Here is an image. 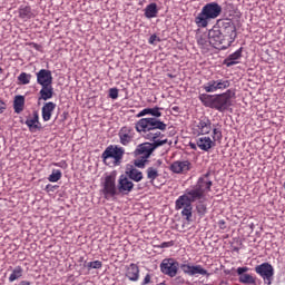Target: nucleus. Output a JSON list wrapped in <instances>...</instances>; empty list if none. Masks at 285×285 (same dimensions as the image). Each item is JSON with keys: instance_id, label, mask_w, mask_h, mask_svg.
Wrapping results in <instances>:
<instances>
[{"instance_id": "f257e3e1", "label": "nucleus", "mask_w": 285, "mask_h": 285, "mask_svg": "<svg viewBox=\"0 0 285 285\" xmlns=\"http://www.w3.org/2000/svg\"><path fill=\"white\" fill-rule=\"evenodd\" d=\"M167 125L157 119V118H142L136 122L137 132H144L146 139L153 142H144L137 146L135 150L136 157L135 166L137 168H144L146 166V161H148V157L159 148V146H164L168 144V139H164V135L161 131L157 130H166Z\"/></svg>"}, {"instance_id": "f03ea898", "label": "nucleus", "mask_w": 285, "mask_h": 285, "mask_svg": "<svg viewBox=\"0 0 285 285\" xmlns=\"http://www.w3.org/2000/svg\"><path fill=\"white\" fill-rule=\"evenodd\" d=\"M233 97H235V92L228 89L216 96L203 94L199 96V101L206 108H213L214 110H218V112H226L233 106Z\"/></svg>"}, {"instance_id": "7ed1b4c3", "label": "nucleus", "mask_w": 285, "mask_h": 285, "mask_svg": "<svg viewBox=\"0 0 285 285\" xmlns=\"http://www.w3.org/2000/svg\"><path fill=\"white\" fill-rule=\"evenodd\" d=\"M193 135L197 137L202 135H210L213 132L212 138L214 141H222L224 135L222 134V125L216 124L213 125L210 118L203 116L198 120H196L193 125Z\"/></svg>"}, {"instance_id": "20e7f679", "label": "nucleus", "mask_w": 285, "mask_h": 285, "mask_svg": "<svg viewBox=\"0 0 285 285\" xmlns=\"http://www.w3.org/2000/svg\"><path fill=\"white\" fill-rule=\"evenodd\" d=\"M219 14H222V6L217 2H209L202 8L195 18V23L197 28H208L210 20L217 19Z\"/></svg>"}, {"instance_id": "39448f33", "label": "nucleus", "mask_w": 285, "mask_h": 285, "mask_svg": "<svg viewBox=\"0 0 285 285\" xmlns=\"http://www.w3.org/2000/svg\"><path fill=\"white\" fill-rule=\"evenodd\" d=\"M199 202L197 197L193 196L189 189H186L185 194L180 195L175 202V210H181V217L186 222H193V204Z\"/></svg>"}, {"instance_id": "423d86ee", "label": "nucleus", "mask_w": 285, "mask_h": 285, "mask_svg": "<svg viewBox=\"0 0 285 285\" xmlns=\"http://www.w3.org/2000/svg\"><path fill=\"white\" fill-rule=\"evenodd\" d=\"M126 149L119 145H109L102 153L101 159L106 166H121Z\"/></svg>"}, {"instance_id": "0eeeda50", "label": "nucleus", "mask_w": 285, "mask_h": 285, "mask_svg": "<svg viewBox=\"0 0 285 285\" xmlns=\"http://www.w3.org/2000/svg\"><path fill=\"white\" fill-rule=\"evenodd\" d=\"M213 180H210V173H206L200 176L196 185L189 189L193 197H196L198 202L206 197V194L210 193L213 189Z\"/></svg>"}, {"instance_id": "6e6552de", "label": "nucleus", "mask_w": 285, "mask_h": 285, "mask_svg": "<svg viewBox=\"0 0 285 285\" xmlns=\"http://www.w3.org/2000/svg\"><path fill=\"white\" fill-rule=\"evenodd\" d=\"M227 88H230V80L219 77L208 80L203 85V90H205V92L224 91L227 90Z\"/></svg>"}, {"instance_id": "1a4fd4ad", "label": "nucleus", "mask_w": 285, "mask_h": 285, "mask_svg": "<svg viewBox=\"0 0 285 285\" xmlns=\"http://www.w3.org/2000/svg\"><path fill=\"white\" fill-rule=\"evenodd\" d=\"M255 273L262 277L264 284L271 285L273 284V279L275 277V268L271 263H263L255 267Z\"/></svg>"}, {"instance_id": "9d476101", "label": "nucleus", "mask_w": 285, "mask_h": 285, "mask_svg": "<svg viewBox=\"0 0 285 285\" xmlns=\"http://www.w3.org/2000/svg\"><path fill=\"white\" fill-rule=\"evenodd\" d=\"M224 37L225 36L222 32V28L214 26L208 32L209 46L224 50V48H226V45H224V41H226V39Z\"/></svg>"}, {"instance_id": "9b49d317", "label": "nucleus", "mask_w": 285, "mask_h": 285, "mask_svg": "<svg viewBox=\"0 0 285 285\" xmlns=\"http://www.w3.org/2000/svg\"><path fill=\"white\" fill-rule=\"evenodd\" d=\"M160 272L163 275H167V277H177L179 262L175 261V258H164L160 263Z\"/></svg>"}, {"instance_id": "f8f14e48", "label": "nucleus", "mask_w": 285, "mask_h": 285, "mask_svg": "<svg viewBox=\"0 0 285 285\" xmlns=\"http://www.w3.org/2000/svg\"><path fill=\"white\" fill-rule=\"evenodd\" d=\"M102 195H105V199H110V197H116L119 195V187L116 183V178L112 175L105 177Z\"/></svg>"}, {"instance_id": "ddd939ff", "label": "nucleus", "mask_w": 285, "mask_h": 285, "mask_svg": "<svg viewBox=\"0 0 285 285\" xmlns=\"http://www.w3.org/2000/svg\"><path fill=\"white\" fill-rule=\"evenodd\" d=\"M135 128L131 126H122L118 131L119 144L121 146H128L135 141Z\"/></svg>"}, {"instance_id": "4468645a", "label": "nucleus", "mask_w": 285, "mask_h": 285, "mask_svg": "<svg viewBox=\"0 0 285 285\" xmlns=\"http://www.w3.org/2000/svg\"><path fill=\"white\" fill-rule=\"evenodd\" d=\"M191 168H193L191 161L176 160L170 165L169 170H171V173H175V175H186V173H189Z\"/></svg>"}, {"instance_id": "2eb2a0df", "label": "nucleus", "mask_w": 285, "mask_h": 285, "mask_svg": "<svg viewBox=\"0 0 285 285\" xmlns=\"http://www.w3.org/2000/svg\"><path fill=\"white\" fill-rule=\"evenodd\" d=\"M135 188V184L127 175H120L118 179V195H130L132 189Z\"/></svg>"}, {"instance_id": "dca6fc26", "label": "nucleus", "mask_w": 285, "mask_h": 285, "mask_svg": "<svg viewBox=\"0 0 285 285\" xmlns=\"http://www.w3.org/2000/svg\"><path fill=\"white\" fill-rule=\"evenodd\" d=\"M180 269L185 275H189L190 277L195 275H208V272L202 267V265H180Z\"/></svg>"}, {"instance_id": "f3484780", "label": "nucleus", "mask_w": 285, "mask_h": 285, "mask_svg": "<svg viewBox=\"0 0 285 285\" xmlns=\"http://www.w3.org/2000/svg\"><path fill=\"white\" fill-rule=\"evenodd\" d=\"M37 83L39 86H52V71L48 69H40L37 73Z\"/></svg>"}, {"instance_id": "a211bd4d", "label": "nucleus", "mask_w": 285, "mask_h": 285, "mask_svg": "<svg viewBox=\"0 0 285 285\" xmlns=\"http://www.w3.org/2000/svg\"><path fill=\"white\" fill-rule=\"evenodd\" d=\"M24 124L29 128L30 132H37V130H41V122L39 121V112L33 111L32 116H29L26 119Z\"/></svg>"}, {"instance_id": "6ab92c4d", "label": "nucleus", "mask_w": 285, "mask_h": 285, "mask_svg": "<svg viewBox=\"0 0 285 285\" xmlns=\"http://www.w3.org/2000/svg\"><path fill=\"white\" fill-rule=\"evenodd\" d=\"M215 139L205 136L197 139L196 145L200 150H204L205 153H208L210 148H215Z\"/></svg>"}, {"instance_id": "aec40b11", "label": "nucleus", "mask_w": 285, "mask_h": 285, "mask_svg": "<svg viewBox=\"0 0 285 285\" xmlns=\"http://www.w3.org/2000/svg\"><path fill=\"white\" fill-rule=\"evenodd\" d=\"M56 108H57V104L52 101L46 102L42 106L41 115H42L43 121H50V119H52V112H55Z\"/></svg>"}, {"instance_id": "412c9836", "label": "nucleus", "mask_w": 285, "mask_h": 285, "mask_svg": "<svg viewBox=\"0 0 285 285\" xmlns=\"http://www.w3.org/2000/svg\"><path fill=\"white\" fill-rule=\"evenodd\" d=\"M55 96V88L52 87V85H46L42 86L40 91H39V101H48L49 99H52V97Z\"/></svg>"}, {"instance_id": "4be33fe9", "label": "nucleus", "mask_w": 285, "mask_h": 285, "mask_svg": "<svg viewBox=\"0 0 285 285\" xmlns=\"http://www.w3.org/2000/svg\"><path fill=\"white\" fill-rule=\"evenodd\" d=\"M242 52L243 49L239 48L236 50L234 53H230L225 60H224V66H227V68H230L233 66H237L239 63V59H242Z\"/></svg>"}, {"instance_id": "5701e85b", "label": "nucleus", "mask_w": 285, "mask_h": 285, "mask_svg": "<svg viewBox=\"0 0 285 285\" xmlns=\"http://www.w3.org/2000/svg\"><path fill=\"white\" fill-rule=\"evenodd\" d=\"M126 277L130 282H138L139 281V266L135 263H131L126 269Z\"/></svg>"}, {"instance_id": "b1692460", "label": "nucleus", "mask_w": 285, "mask_h": 285, "mask_svg": "<svg viewBox=\"0 0 285 285\" xmlns=\"http://www.w3.org/2000/svg\"><path fill=\"white\" fill-rule=\"evenodd\" d=\"M126 176L128 177L129 180L131 179V181H136V183H139L141 181V179H144V173H141L137 168H131L126 170Z\"/></svg>"}, {"instance_id": "393cba45", "label": "nucleus", "mask_w": 285, "mask_h": 285, "mask_svg": "<svg viewBox=\"0 0 285 285\" xmlns=\"http://www.w3.org/2000/svg\"><path fill=\"white\" fill-rule=\"evenodd\" d=\"M157 14H159V9H157V3H155V2L149 3L145 8V17H146V19H155L157 17Z\"/></svg>"}, {"instance_id": "a878e982", "label": "nucleus", "mask_w": 285, "mask_h": 285, "mask_svg": "<svg viewBox=\"0 0 285 285\" xmlns=\"http://www.w3.org/2000/svg\"><path fill=\"white\" fill-rule=\"evenodd\" d=\"M147 179L151 186H155V179L159 177V168L151 166L146 169Z\"/></svg>"}, {"instance_id": "bb28decb", "label": "nucleus", "mask_w": 285, "mask_h": 285, "mask_svg": "<svg viewBox=\"0 0 285 285\" xmlns=\"http://www.w3.org/2000/svg\"><path fill=\"white\" fill-rule=\"evenodd\" d=\"M19 17H20V19H23L24 21H28V19L35 18L32 8H30L29 6H21L19 8Z\"/></svg>"}, {"instance_id": "cd10ccee", "label": "nucleus", "mask_w": 285, "mask_h": 285, "mask_svg": "<svg viewBox=\"0 0 285 285\" xmlns=\"http://www.w3.org/2000/svg\"><path fill=\"white\" fill-rule=\"evenodd\" d=\"M26 106V97L23 96H16L13 100V110L19 115L20 112H23V107Z\"/></svg>"}, {"instance_id": "c85d7f7f", "label": "nucleus", "mask_w": 285, "mask_h": 285, "mask_svg": "<svg viewBox=\"0 0 285 285\" xmlns=\"http://www.w3.org/2000/svg\"><path fill=\"white\" fill-rule=\"evenodd\" d=\"M21 277H23V267L16 266L9 276V282H17V279H21Z\"/></svg>"}, {"instance_id": "c756f323", "label": "nucleus", "mask_w": 285, "mask_h": 285, "mask_svg": "<svg viewBox=\"0 0 285 285\" xmlns=\"http://www.w3.org/2000/svg\"><path fill=\"white\" fill-rule=\"evenodd\" d=\"M240 284L257 285V281L250 274H244L238 277Z\"/></svg>"}, {"instance_id": "7c9ffc66", "label": "nucleus", "mask_w": 285, "mask_h": 285, "mask_svg": "<svg viewBox=\"0 0 285 285\" xmlns=\"http://www.w3.org/2000/svg\"><path fill=\"white\" fill-rule=\"evenodd\" d=\"M223 28L226 30L227 35H229V37H236L237 35V29L235 28V24L232 21L225 22L223 23Z\"/></svg>"}, {"instance_id": "2f4dec72", "label": "nucleus", "mask_w": 285, "mask_h": 285, "mask_svg": "<svg viewBox=\"0 0 285 285\" xmlns=\"http://www.w3.org/2000/svg\"><path fill=\"white\" fill-rule=\"evenodd\" d=\"M61 177H62L61 170L53 169L51 175L48 177V181H50L51 184H57V181H59Z\"/></svg>"}, {"instance_id": "473e14b6", "label": "nucleus", "mask_w": 285, "mask_h": 285, "mask_svg": "<svg viewBox=\"0 0 285 285\" xmlns=\"http://www.w3.org/2000/svg\"><path fill=\"white\" fill-rule=\"evenodd\" d=\"M30 79H32V75L27 73V72H21L18 76V81L22 85V86H28V83H30Z\"/></svg>"}, {"instance_id": "72a5a7b5", "label": "nucleus", "mask_w": 285, "mask_h": 285, "mask_svg": "<svg viewBox=\"0 0 285 285\" xmlns=\"http://www.w3.org/2000/svg\"><path fill=\"white\" fill-rule=\"evenodd\" d=\"M101 266H104V263H101V261H94V262L85 263V267L88 268V271H92V268L99 269V268H101Z\"/></svg>"}, {"instance_id": "f704fd0d", "label": "nucleus", "mask_w": 285, "mask_h": 285, "mask_svg": "<svg viewBox=\"0 0 285 285\" xmlns=\"http://www.w3.org/2000/svg\"><path fill=\"white\" fill-rule=\"evenodd\" d=\"M196 210H197L199 217H204L206 215V213H208V208L206 207V205L204 203H198L196 206Z\"/></svg>"}, {"instance_id": "c9c22d12", "label": "nucleus", "mask_w": 285, "mask_h": 285, "mask_svg": "<svg viewBox=\"0 0 285 285\" xmlns=\"http://www.w3.org/2000/svg\"><path fill=\"white\" fill-rule=\"evenodd\" d=\"M109 97H110V99H118L119 98V89H117V88L109 89Z\"/></svg>"}, {"instance_id": "e433bc0d", "label": "nucleus", "mask_w": 285, "mask_h": 285, "mask_svg": "<svg viewBox=\"0 0 285 285\" xmlns=\"http://www.w3.org/2000/svg\"><path fill=\"white\" fill-rule=\"evenodd\" d=\"M171 246H175L174 240L164 242L160 245H157L156 248H171Z\"/></svg>"}, {"instance_id": "4c0bfd02", "label": "nucleus", "mask_w": 285, "mask_h": 285, "mask_svg": "<svg viewBox=\"0 0 285 285\" xmlns=\"http://www.w3.org/2000/svg\"><path fill=\"white\" fill-rule=\"evenodd\" d=\"M159 107L149 108V115L153 117H161V111H159Z\"/></svg>"}, {"instance_id": "58836bf2", "label": "nucleus", "mask_w": 285, "mask_h": 285, "mask_svg": "<svg viewBox=\"0 0 285 285\" xmlns=\"http://www.w3.org/2000/svg\"><path fill=\"white\" fill-rule=\"evenodd\" d=\"M209 42V39L206 37V36H202L199 39H198V45L199 46H208Z\"/></svg>"}, {"instance_id": "ea45409f", "label": "nucleus", "mask_w": 285, "mask_h": 285, "mask_svg": "<svg viewBox=\"0 0 285 285\" xmlns=\"http://www.w3.org/2000/svg\"><path fill=\"white\" fill-rule=\"evenodd\" d=\"M151 279H153V276L150 274H146L145 278L141 282V285L150 284Z\"/></svg>"}, {"instance_id": "a19ab883", "label": "nucleus", "mask_w": 285, "mask_h": 285, "mask_svg": "<svg viewBox=\"0 0 285 285\" xmlns=\"http://www.w3.org/2000/svg\"><path fill=\"white\" fill-rule=\"evenodd\" d=\"M237 275H239V277H242V275H244V273H248V267H238L236 269Z\"/></svg>"}, {"instance_id": "79ce46f5", "label": "nucleus", "mask_w": 285, "mask_h": 285, "mask_svg": "<svg viewBox=\"0 0 285 285\" xmlns=\"http://www.w3.org/2000/svg\"><path fill=\"white\" fill-rule=\"evenodd\" d=\"M146 115H150V108L142 109L137 117H146Z\"/></svg>"}, {"instance_id": "37998d69", "label": "nucleus", "mask_w": 285, "mask_h": 285, "mask_svg": "<svg viewBox=\"0 0 285 285\" xmlns=\"http://www.w3.org/2000/svg\"><path fill=\"white\" fill-rule=\"evenodd\" d=\"M217 224L220 230H226V220L220 219Z\"/></svg>"}, {"instance_id": "c03bdc74", "label": "nucleus", "mask_w": 285, "mask_h": 285, "mask_svg": "<svg viewBox=\"0 0 285 285\" xmlns=\"http://www.w3.org/2000/svg\"><path fill=\"white\" fill-rule=\"evenodd\" d=\"M8 105L3 100L0 99V115L6 111Z\"/></svg>"}, {"instance_id": "a18cd8bd", "label": "nucleus", "mask_w": 285, "mask_h": 285, "mask_svg": "<svg viewBox=\"0 0 285 285\" xmlns=\"http://www.w3.org/2000/svg\"><path fill=\"white\" fill-rule=\"evenodd\" d=\"M157 41V37L155 35L150 36L149 43H155Z\"/></svg>"}, {"instance_id": "49530a36", "label": "nucleus", "mask_w": 285, "mask_h": 285, "mask_svg": "<svg viewBox=\"0 0 285 285\" xmlns=\"http://www.w3.org/2000/svg\"><path fill=\"white\" fill-rule=\"evenodd\" d=\"M63 163H52V166H56L58 168H63Z\"/></svg>"}, {"instance_id": "de8ad7c7", "label": "nucleus", "mask_w": 285, "mask_h": 285, "mask_svg": "<svg viewBox=\"0 0 285 285\" xmlns=\"http://www.w3.org/2000/svg\"><path fill=\"white\" fill-rule=\"evenodd\" d=\"M171 110L174 112H179L180 108H179V106H174V107H171Z\"/></svg>"}, {"instance_id": "09e8293b", "label": "nucleus", "mask_w": 285, "mask_h": 285, "mask_svg": "<svg viewBox=\"0 0 285 285\" xmlns=\"http://www.w3.org/2000/svg\"><path fill=\"white\" fill-rule=\"evenodd\" d=\"M19 285H30V282H28V281H22V282L19 283Z\"/></svg>"}, {"instance_id": "8fccbe9b", "label": "nucleus", "mask_w": 285, "mask_h": 285, "mask_svg": "<svg viewBox=\"0 0 285 285\" xmlns=\"http://www.w3.org/2000/svg\"><path fill=\"white\" fill-rule=\"evenodd\" d=\"M33 48H36V50H39V45L35 43Z\"/></svg>"}, {"instance_id": "3c124183", "label": "nucleus", "mask_w": 285, "mask_h": 285, "mask_svg": "<svg viewBox=\"0 0 285 285\" xmlns=\"http://www.w3.org/2000/svg\"><path fill=\"white\" fill-rule=\"evenodd\" d=\"M191 148H195V145H191Z\"/></svg>"}]
</instances>
